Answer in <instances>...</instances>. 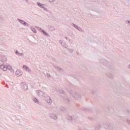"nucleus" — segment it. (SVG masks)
I'll list each match as a JSON object with an SVG mask.
<instances>
[{"instance_id":"obj_20","label":"nucleus","mask_w":130,"mask_h":130,"mask_svg":"<svg viewBox=\"0 0 130 130\" xmlns=\"http://www.w3.org/2000/svg\"><path fill=\"white\" fill-rule=\"evenodd\" d=\"M68 51H69V52H71V53L73 52V51H74V49L71 48H68Z\"/></svg>"},{"instance_id":"obj_29","label":"nucleus","mask_w":130,"mask_h":130,"mask_svg":"<svg viewBox=\"0 0 130 130\" xmlns=\"http://www.w3.org/2000/svg\"><path fill=\"white\" fill-rule=\"evenodd\" d=\"M126 121H127V123H128V124H130V120L129 119H127Z\"/></svg>"},{"instance_id":"obj_2","label":"nucleus","mask_w":130,"mask_h":130,"mask_svg":"<svg viewBox=\"0 0 130 130\" xmlns=\"http://www.w3.org/2000/svg\"><path fill=\"white\" fill-rule=\"evenodd\" d=\"M0 68L4 71H7V70H9V71H11V72H13V68H12V67L10 66H8L3 64L0 66Z\"/></svg>"},{"instance_id":"obj_24","label":"nucleus","mask_w":130,"mask_h":130,"mask_svg":"<svg viewBox=\"0 0 130 130\" xmlns=\"http://www.w3.org/2000/svg\"><path fill=\"white\" fill-rule=\"evenodd\" d=\"M77 30H78V31H80V32H82V29L81 28V27H78V28H77Z\"/></svg>"},{"instance_id":"obj_33","label":"nucleus","mask_w":130,"mask_h":130,"mask_svg":"<svg viewBox=\"0 0 130 130\" xmlns=\"http://www.w3.org/2000/svg\"><path fill=\"white\" fill-rule=\"evenodd\" d=\"M60 93H63V90H61V91H60Z\"/></svg>"},{"instance_id":"obj_28","label":"nucleus","mask_w":130,"mask_h":130,"mask_svg":"<svg viewBox=\"0 0 130 130\" xmlns=\"http://www.w3.org/2000/svg\"><path fill=\"white\" fill-rule=\"evenodd\" d=\"M43 9L44 10V11H46V12L48 11V9L44 7Z\"/></svg>"},{"instance_id":"obj_27","label":"nucleus","mask_w":130,"mask_h":130,"mask_svg":"<svg viewBox=\"0 0 130 130\" xmlns=\"http://www.w3.org/2000/svg\"><path fill=\"white\" fill-rule=\"evenodd\" d=\"M55 1H56V0H49V2H50V3H53V2H55Z\"/></svg>"},{"instance_id":"obj_17","label":"nucleus","mask_w":130,"mask_h":130,"mask_svg":"<svg viewBox=\"0 0 130 130\" xmlns=\"http://www.w3.org/2000/svg\"><path fill=\"white\" fill-rule=\"evenodd\" d=\"M72 26H73V27H74V28H75V29H78V27H79L77 25V24H75V23H72Z\"/></svg>"},{"instance_id":"obj_15","label":"nucleus","mask_w":130,"mask_h":130,"mask_svg":"<svg viewBox=\"0 0 130 130\" xmlns=\"http://www.w3.org/2000/svg\"><path fill=\"white\" fill-rule=\"evenodd\" d=\"M59 43H60L61 45H62V46H65L66 45V43L62 42L61 40H60L59 41Z\"/></svg>"},{"instance_id":"obj_9","label":"nucleus","mask_w":130,"mask_h":130,"mask_svg":"<svg viewBox=\"0 0 130 130\" xmlns=\"http://www.w3.org/2000/svg\"><path fill=\"white\" fill-rule=\"evenodd\" d=\"M22 68L26 72H27V73H31V72H32L31 69L26 65H23Z\"/></svg>"},{"instance_id":"obj_1","label":"nucleus","mask_w":130,"mask_h":130,"mask_svg":"<svg viewBox=\"0 0 130 130\" xmlns=\"http://www.w3.org/2000/svg\"><path fill=\"white\" fill-rule=\"evenodd\" d=\"M69 93L73 96L74 98L76 99V100H79V99H81V95L80 94L77 93V92L74 90H70Z\"/></svg>"},{"instance_id":"obj_19","label":"nucleus","mask_w":130,"mask_h":130,"mask_svg":"<svg viewBox=\"0 0 130 130\" xmlns=\"http://www.w3.org/2000/svg\"><path fill=\"white\" fill-rule=\"evenodd\" d=\"M42 32L43 33V34H44L46 36H48V34H47V32H45V31H44V30H42Z\"/></svg>"},{"instance_id":"obj_16","label":"nucleus","mask_w":130,"mask_h":130,"mask_svg":"<svg viewBox=\"0 0 130 130\" xmlns=\"http://www.w3.org/2000/svg\"><path fill=\"white\" fill-rule=\"evenodd\" d=\"M100 128H101V126H100V125H96V126H95V129H94V130H99V129H100Z\"/></svg>"},{"instance_id":"obj_12","label":"nucleus","mask_w":130,"mask_h":130,"mask_svg":"<svg viewBox=\"0 0 130 130\" xmlns=\"http://www.w3.org/2000/svg\"><path fill=\"white\" fill-rule=\"evenodd\" d=\"M1 59H2L3 61H7V57L5 56H1Z\"/></svg>"},{"instance_id":"obj_3","label":"nucleus","mask_w":130,"mask_h":130,"mask_svg":"<svg viewBox=\"0 0 130 130\" xmlns=\"http://www.w3.org/2000/svg\"><path fill=\"white\" fill-rule=\"evenodd\" d=\"M36 93L38 94V96L40 97V98H45L46 96L45 93L41 90H36Z\"/></svg>"},{"instance_id":"obj_14","label":"nucleus","mask_w":130,"mask_h":130,"mask_svg":"<svg viewBox=\"0 0 130 130\" xmlns=\"http://www.w3.org/2000/svg\"><path fill=\"white\" fill-rule=\"evenodd\" d=\"M54 68H55V69H56V70H57L59 72H61V68H60V67H58L57 66H55Z\"/></svg>"},{"instance_id":"obj_13","label":"nucleus","mask_w":130,"mask_h":130,"mask_svg":"<svg viewBox=\"0 0 130 130\" xmlns=\"http://www.w3.org/2000/svg\"><path fill=\"white\" fill-rule=\"evenodd\" d=\"M32 100L36 103H39V101H38V99H37V98H33Z\"/></svg>"},{"instance_id":"obj_32","label":"nucleus","mask_w":130,"mask_h":130,"mask_svg":"<svg viewBox=\"0 0 130 130\" xmlns=\"http://www.w3.org/2000/svg\"><path fill=\"white\" fill-rule=\"evenodd\" d=\"M126 22H127L128 24L130 25V20H127Z\"/></svg>"},{"instance_id":"obj_5","label":"nucleus","mask_w":130,"mask_h":130,"mask_svg":"<svg viewBox=\"0 0 130 130\" xmlns=\"http://www.w3.org/2000/svg\"><path fill=\"white\" fill-rule=\"evenodd\" d=\"M21 87L23 91H27L28 90V85L25 83H21Z\"/></svg>"},{"instance_id":"obj_25","label":"nucleus","mask_w":130,"mask_h":130,"mask_svg":"<svg viewBox=\"0 0 130 130\" xmlns=\"http://www.w3.org/2000/svg\"><path fill=\"white\" fill-rule=\"evenodd\" d=\"M15 53H16V54H17V55H20V54L21 53H20V52H19V51H16V52H15Z\"/></svg>"},{"instance_id":"obj_36","label":"nucleus","mask_w":130,"mask_h":130,"mask_svg":"<svg viewBox=\"0 0 130 130\" xmlns=\"http://www.w3.org/2000/svg\"><path fill=\"white\" fill-rule=\"evenodd\" d=\"M26 2H28V0H26Z\"/></svg>"},{"instance_id":"obj_22","label":"nucleus","mask_w":130,"mask_h":130,"mask_svg":"<svg viewBox=\"0 0 130 130\" xmlns=\"http://www.w3.org/2000/svg\"><path fill=\"white\" fill-rule=\"evenodd\" d=\"M2 64H4V61L3 60L0 59V67L2 66Z\"/></svg>"},{"instance_id":"obj_8","label":"nucleus","mask_w":130,"mask_h":130,"mask_svg":"<svg viewBox=\"0 0 130 130\" xmlns=\"http://www.w3.org/2000/svg\"><path fill=\"white\" fill-rule=\"evenodd\" d=\"M15 75L17 77H21L23 75V71H22L21 70H17L15 72Z\"/></svg>"},{"instance_id":"obj_6","label":"nucleus","mask_w":130,"mask_h":130,"mask_svg":"<svg viewBox=\"0 0 130 130\" xmlns=\"http://www.w3.org/2000/svg\"><path fill=\"white\" fill-rule=\"evenodd\" d=\"M100 61L101 63H102V64H103V66H106V67H107V66L109 64V62H108V61H107V60L105 59H102L100 60Z\"/></svg>"},{"instance_id":"obj_26","label":"nucleus","mask_w":130,"mask_h":130,"mask_svg":"<svg viewBox=\"0 0 130 130\" xmlns=\"http://www.w3.org/2000/svg\"><path fill=\"white\" fill-rule=\"evenodd\" d=\"M66 40H69L70 42H71V41H73V40H70V38H68V37H66L65 38Z\"/></svg>"},{"instance_id":"obj_35","label":"nucleus","mask_w":130,"mask_h":130,"mask_svg":"<svg viewBox=\"0 0 130 130\" xmlns=\"http://www.w3.org/2000/svg\"><path fill=\"white\" fill-rule=\"evenodd\" d=\"M128 69H130V64L128 66Z\"/></svg>"},{"instance_id":"obj_34","label":"nucleus","mask_w":130,"mask_h":130,"mask_svg":"<svg viewBox=\"0 0 130 130\" xmlns=\"http://www.w3.org/2000/svg\"><path fill=\"white\" fill-rule=\"evenodd\" d=\"M78 130H86V129H79Z\"/></svg>"},{"instance_id":"obj_18","label":"nucleus","mask_w":130,"mask_h":130,"mask_svg":"<svg viewBox=\"0 0 130 130\" xmlns=\"http://www.w3.org/2000/svg\"><path fill=\"white\" fill-rule=\"evenodd\" d=\"M31 30L34 33H37V31L36 30V29H35V28L31 27Z\"/></svg>"},{"instance_id":"obj_21","label":"nucleus","mask_w":130,"mask_h":130,"mask_svg":"<svg viewBox=\"0 0 130 130\" xmlns=\"http://www.w3.org/2000/svg\"><path fill=\"white\" fill-rule=\"evenodd\" d=\"M60 110L62 111H66V108L63 107H61L60 108Z\"/></svg>"},{"instance_id":"obj_4","label":"nucleus","mask_w":130,"mask_h":130,"mask_svg":"<svg viewBox=\"0 0 130 130\" xmlns=\"http://www.w3.org/2000/svg\"><path fill=\"white\" fill-rule=\"evenodd\" d=\"M45 100L47 103H48L50 105H51L52 104V100L51 99V98L49 96V95H46L45 96Z\"/></svg>"},{"instance_id":"obj_10","label":"nucleus","mask_w":130,"mask_h":130,"mask_svg":"<svg viewBox=\"0 0 130 130\" xmlns=\"http://www.w3.org/2000/svg\"><path fill=\"white\" fill-rule=\"evenodd\" d=\"M49 116L51 118H52V119H54V120L57 119V116L55 114H50Z\"/></svg>"},{"instance_id":"obj_30","label":"nucleus","mask_w":130,"mask_h":130,"mask_svg":"<svg viewBox=\"0 0 130 130\" xmlns=\"http://www.w3.org/2000/svg\"><path fill=\"white\" fill-rule=\"evenodd\" d=\"M47 78H50V74H47Z\"/></svg>"},{"instance_id":"obj_23","label":"nucleus","mask_w":130,"mask_h":130,"mask_svg":"<svg viewBox=\"0 0 130 130\" xmlns=\"http://www.w3.org/2000/svg\"><path fill=\"white\" fill-rule=\"evenodd\" d=\"M19 56L24 57V56H25V54H24V53H20V54H19Z\"/></svg>"},{"instance_id":"obj_31","label":"nucleus","mask_w":130,"mask_h":130,"mask_svg":"<svg viewBox=\"0 0 130 130\" xmlns=\"http://www.w3.org/2000/svg\"><path fill=\"white\" fill-rule=\"evenodd\" d=\"M38 28L39 29V31H40L41 32H42V28H40V27H38Z\"/></svg>"},{"instance_id":"obj_11","label":"nucleus","mask_w":130,"mask_h":130,"mask_svg":"<svg viewBox=\"0 0 130 130\" xmlns=\"http://www.w3.org/2000/svg\"><path fill=\"white\" fill-rule=\"evenodd\" d=\"M38 6H39V7H40V8H41L42 9H43L44 8V4H42L41 3H40V2H37V3Z\"/></svg>"},{"instance_id":"obj_7","label":"nucleus","mask_w":130,"mask_h":130,"mask_svg":"<svg viewBox=\"0 0 130 130\" xmlns=\"http://www.w3.org/2000/svg\"><path fill=\"white\" fill-rule=\"evenodd\" d=\"M17 20L21 24H22V25H23L24 26H26L27 27H29V23L26 22V21H25L24 20L19 18H18Z\"/></svg>"}]
</instances>
